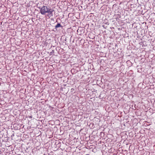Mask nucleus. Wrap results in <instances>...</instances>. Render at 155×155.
Returning <instances> with one entry per match:
<instances>
[{"instance_id": "f257e3e1", "label": "nucleus", "mask_w": 155, "mask_h": 155, "mask_svg": "<svg viewBox=\"0 0 155 155\" xmlns=\"http://www.w3.org/2000/svg\"><path fill=\"white\" fill-rule=\"evenodd\" d=\"M54 11L53 9L49 8H48L46 13H47L48 14L47 16L49 18L53 16V12Z\"/></svg>"}, {"instance_id": "f03ea898", "label": "nucleus", "mask_w": 155, "mask_h": 155, "mask_svg": "<svg viewBox=\"0 0 155 155\" xmlns=\"http://www.w3.org/2000/svg\"><path fill=\"white\" fill-rule=\"evenodd\" d=\"M48 8V7L45 6H43L41 8H39L40 11L42 15H45Z\"/></svg>"}, {"instance_id": "7ed1b4c3", "label": "nucleus", "mask_w": 155, "mask_h": 155, "mask_svg": "<svg viewBox=\"0 0 155 155\" xmlns=\"http://www.w3.org/2000/svg\"><path fill=\"white\" fill-rule=\"evenodd\" d=\"M61 27V26L60 24V23H58L57 25L55 26V28H57Z\"/></svg>"}, {"instance_id": "20e7f679", "label": "nucleus", "mask_w": 155, "mask_h": 155, "mask_svg": "<svg viewBox=\"0 0 155 155\" xmlns=\"http://www.w3.org/2000/svg\"><path fill=\"white\" fill-rule=\"evenodd\" d=\"M54 51L53 50L51 52V53H54Z\"/></svg>"}]
</instances>
